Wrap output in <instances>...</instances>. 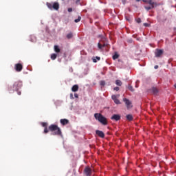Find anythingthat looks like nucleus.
<instances>
[{"mask_svg":"<svg viewBox=\"0 0 176 176\" xmlns=\"http://www.w3.org/2000/svg\"><path fill=\"white\" fill-rule=\"evenodd\" d=\"M48 130L52 133V135H62L61 129L56 124H51Z\"/></svg>","mask_w":176,"mask_h":176,"instance_id":"obj_1","label":"nucleus"},{"mask_svg":"<svg viewBox=\"0 0 176 176\" xmlns=\"http://www.w3.org/2000/svg\"><path fill=\"white\" fill-rule=\"evenodd\" d=\"M94 118L99 123H101V124H103V126H107L108 124V120H107V118L104 117L102 114L100 113H96L94 114Z\"/></svg>","mask_w":176,"mask_h":176,"instance_id":"obj_2","label":"nucleus"},{"mask_svg":"<svg viewBox=\"0 0 176 176\" xmlns=\"http://www.w3.org/2000/svg\"><path fill=\"white\" fill-rule=\"evenodd\" d=\"M46 5L48 9H50V10H52L53 9H54V10H58V9H60V4H58L57 2L54 3H47Z\"/></svg>","mask_w":176,"mask_h":176,"instance_id":"obj_3","label":"nucleus"},{"mask_svg":"<svg viewBox=\"0 0 176 176\" xmlns=\"http://www.w3.org/2000/svg\"><path fill=\"white\" fill-rule=\"evenodd\" d=\"M23 86V82L20 80L16 81L13 85V89L14 90H16V91H18V90H20Z\"/></svg>","mask_w":176,"mask_h":176,"instance_id":"obj_4","label":"nucleus"},{"mask_svg":"<svg viewBox=\"0 0 176 176\" xmlns=\"http://www.w3.org/2000/svg\"><path fill=\"white\" fill-rule=\"evenodd\" d=\"M151 6H145V9L146 10H151V9H153L154 8H156L157 6V3L156 2H151V3H148Z\"/></svg>","mask_w":176,"mask_h":176,"instance_id":"obj_5","label":"nucleus"},{"mask_svg":"<svg viewBox=\"0 0 176 176\" xmlns=\"http://www.w3.org/2000/svg\"><path fill=\"white\" fill-rule=\"evenodd\" d=\"M14 69L16 72H21V71H23V65H21V63L15 64Z\"/></svg>","mask_w":176,"mask_h":176,"instance_id":"obj_6","label":"nucleus"},{"mask_svg":"<svg viewBox=\"0 0 176 176\" xmlns=\"http://www.w3.org/2000/svg\"><path fill=\"white\" fill-rule=\"evenodd\" d=\"M123 101H124V102H125L127 109H130V108H132L133 106H131V102L130 101V100L124 98L123 99Z\"/></svg>","mask_w":176,"mask_h":176,"instance_id":"obj_7","label":"nucleus"},{"mask_svg":"<svg viewBox=\"0 0 176 176\" xmlns=\"http://www.w3.org/2000/svg\"><path fill=\"white\" fill-rule=\"evenodd\" d=\"M119 97V95L116 96V95H112L111 98L113 100V101H114L115 104H120V100H119V99H118Z\"/></svg>","mask_w":176,"mask_h":176,"instance_id":"obj_8","label":"nucleus"},{"mask_svg":"<svg viewBox=\"0 0 176 176\" xmlns=\"http://www.w3.org/2000/svg\"><path fill=\"white\" fill-rule=\"evenodd\" d=\"M84 173L86 176L91 175V168H90L89 166H87L84 170Z\"/></svg>","mask_w":176,"mask_h":176,"instance_id":"obj_9","label":"nucleus"},{"mask_svg":"<svg viewBox=\"0 0 176 176\" xmlns=\"http://www.w3.org/2000/svg\"><path fill=\"white\" fill-rule=\"evenodd\" d=\"M111 120H116V122H118V120H120V115L119 114H114L111 117Z\"/></svg>","mask_w":176,"mask_h":176,"instance_id":"obj_10","label":"nucleus"},{"mask_svg":"<svg viewBox=\"0 0 176 176\" xmlns=\"http://www.w3.org/2000/svg\"><path fill=\"white\" fill-rule=\"evenodd\" d=\"M96 134H97V135H98V137H100V138H104V137H105V134L104 133V132H102V131H100V130H96Z\"/></svg>","mask_w":176,"mask_h":176,"instance_id":"obj_11","label":"nucleus"},{"mask_svg":"<svg viewBox=\"0 0 176 176\" xmlns=\"http://www.w3.org/2000/svg\"><path fill=\"white\" fill-rule=\"evenodd\" d=\"M155 54V57H160V56H162V54H163V50L157 49Z\"/></svg>","mask_w":176,"mask_h":176,"instance_id":"obj_12","label":"nucleus"},{"mask_svg":"<svg viewBox=\"0 0 176 176\" xmlns=\"http://www.w3.org/2000/svg\"><path fill=\"white\" fill-rule=\"evenodd\" d=\"M60 122L63 126H65V124H68V123H69V120L67 119H61Z\"/></svg>","mask_w":176,"mask_h":176,"instance_id":"obj_13","label":"nucleus"},{"mask_svg":"<svg viewBox=\"0 0 176 176\" xmlns=\"http://www.w3.org/2000/svg\"><path fill=\"white\" fill-rule=\"evenodd\" d=\"M78 90H79V85H74L72 87V91H74V93L78 91Z\"/></svg>","mask_w":176,"mask_h":176,"instance_id":"obj_14","label":"nucleus"},{"mask_svg":"<svg viewBox=\"0 0 176 176\" xmlns=\"http://www.w3.org/2000/svg\"><path fill=\"white\" fill-rule=\"evenodd\" d=\"M105 46H108V44L104 43L103 45H102L100 43H98V49H100V50H101V49H102V47H105Z\"/></svg>","mask_w":176,"mask_h":176,"instance_id":"obj_15","label":"nucleus"},{"mask_svg":"<svg viewBox=\"0 0 176 176\" xmlns=\"http://www.w3.org/2000/svg\"><path fill=\"white\" fill-rule=\"evenodd\" d=\"M54 49L56 53H60V52H61V50H60V47H58V45H54Z\"/></svg>","mask_w":176,"mask_h":176,"instance_id":"obj_16","label":"nucleus"},{"mask_svg":"<svg viewBox=\"0 0 176 176\" xmlns=\"http://www.w3.org/2000/svg\"><path fill=\"white\" fill-rule=\"evenodd\" d=\"M126 119L129 120V122H131V120H133V116L131 114L126 115Z\"/></svg>","mask_w":176,"mask_h":176,"instance_id":"obj_17","label":"nucleus"},{"mask_svg":"<svg viewBox=\"0 0 176 176\" xmlns=\"http://www.w3.org/2000/svg\"><path fill=\"white\" fill-rule=\"evenodd\" d=\"M152 91L153 94H157V93H159V90H157V88H155V87L152 88Z\"/></svg>","mask_w":176,"mask_h":176,"instance_id":"obj_18","label":"nucleus"},{"mask_svg":"<svg viewBox=\"0 0 176 176\" xmlns=\"http://www.w3.org/2000/svg\"><path fill=\"white\" fill-rule=\"evenodd\" d=\"M116 85H117V86H122V81H120V80H117L116 81Z\"/></svg>","mask_w":176,"mask_h":176,"instance_id":"obj_19","label":"nucleus"},{"mask_svg":"<svg viewBox=\"0 0 176 176\" xmlns=\"http://www.w3.org/2000/svg\"><path fill=\"white\" fill-rule=\"evenodd\" d=\"M127 87L129 90H130V91H132V93L134 92V88H133V86H131V85H129Z\"/></svg>","mask_w":176,"mask_h":176,"instance_id":"obj_20","label":"nucleus"},{"mask_svg":"<svg viewBox=\"0 0 176 176\" xmlns=\"http://www.w3.org/2000/svg\"><path fill=\"white\" fill-rule=\"evenodd\" d=\"M56 58H57V54H52L51 55V59H52V60H56Z\"/></svg>","mask_w":176,"mask_h":176,"instance_id":"obj_21","label":"nucleus"},{"mask_svg":"<svg viewBox=\"0 0 176 176\" xmlns=\"http://www.w3.org/2000/svg\"><path fill=\"white\" fill-rule=\"evenodd\" d=\"M117 58H119V54H118V53H116V54L113 56V60H116Z\"/></svg>","mask_w":176,"mask_h":176,"instance_id":"obj_22","label":"nucleus"},{"mask_svg":"<svg viewBox=\"0 0 176 176\" xmlns=\"http://www.w3.org/2000/svg\"><path fill=\"white\" fill-rule=\"evenodd\" d=\"M143 2H145V3H151L152 4V2H153L152 0H142Z\"/></svg>","mask_w":176,"mask_h":176,"instance_id":"obj_23","label":"nucleus"},{"mask_svg":"<svg viewBox=\"0 0 176 176\" xmlns=\"http://www.w3.org/2000/svg\"><path fill=\"white\" fill-rule=\"evenodd\" d=\"M72 36H73L72 33H69V34L67 35V39H71V38H72Z\"/></svg>","mask_w":176,"mask_h":176,"instance_id":"obj_24","label":"nucleus"},{"mask_svg":"<svg viewBox=\"0 0 176 176\" xmlns=\"http://www.w3.org/2000/svg\"><path fill=\"white\" fill-rule=\"evenodd\" d=\"M82 17H80V16H78V18L77 19H75L74 21L76 23H79V21H80Z\"/></svg>","mask_w":176,"mask_h":176,"instance_id":"obj_25","label":"nucleus"},{"mask_svg":"<svg viewBox=\"0 0 176 176\" xmlns=\"http://www.w3.org/2000/svg\"><path fill=\"white\" fill-rule=\"evenodd\" d=\"M41 126H43V127L46 128V127H47V123H46V122H42Z\"/></svg>","mask_w":176,"mask_h":176,"instance_id":"obj_26","label":"nucleus"},{"mask_svg":"<svg viewBox=\"0 0 176 176\" xmlns=\"http://www.w3.org/2000/svg\"><path fill=\"white\" fill-rule=\"evenodd\" d=\"M100 86H105V81L104 80H102L100 81Z\"/></svg>","mask_w":176,"mask_h":176,"instance_id":"obj_27","label":"nucleus"},{"mask_svg":"<svg viewBox=\"0 0 176 176\" xmlns=\"http://www.w3.org/2000/svg\"><path fill=\"white\" fill-rule=\"evenodd\" d=\"M44 133L46 134V133H49V129H47V127H45V129H44Z\"/></svg>","mask_w":176,"mask_h":176,"instance_id":"obj_28","label":"nucleus"},{"mask_svg":"<svg viewBox=\"0 0 176 176\" xmlns=\"http://www.w3.org/2000/svg\"><path fill=\"white\" fill-rule=\"evenodd\" d=\"M144 27H151V24L145 23H144Z\"/></svg>","mask_w":176,"mask_h":176,"instance_id":"obj_29","label":"nucleus"},{"mask_svg":"<svg viewBox=\"0 0 176 176\" xmlns=\"http://www.w3.org/2000/svg\"><path fill=\"white\" fill-rule=\"evenodd\" d=\"M113 90H115L116 91H119L120 88L118 87H114Z\"/></svg>","mask_w":176,"mask_h":176,"instance_id":"obj_30","label":"nucleus"},{"mask_svg":"<svg viewBox=\"0 0 176 176\" xmlns=\"http://www.w3.org/2000/svg\"><path fill=\"white\" fill-rule=\"evenodd\" d=\"M93 63H97V58L96 57H94L92 58Z\"/></svg>","mask_w":176,"mask_h":176,"instance_id":"obj_31","label":"nucleus"},{"mask_svg":"<svg viewBox=\"0 0 176 176\" xmlns=\"http://www.w3.org/2000/svg\"><path fill=\"white\" fill-rule=\"evenodd\" d=\"M136 21H137V23H141V18H138V19H136Z\"/></svg>","mask_w":176,"mask_h":176,"instance_id":"obj_32","label":"nucleus"},{"mask_svg":"<svg viewBox=\"0 0 176 176\" xmlns=\"http://www.w3.org/2000/svg\"><path fill=\"white\" fill-rule=\"evenodd\" d=\"M95 58H96V60H98V61H100L101 60V58H100L99 56H96Z\"/></svg>","mask_w":176,"mask_h":176,"instance_id":"obj_33","label":"nucleus"},{"mask_svg":"<svg viewBox=\"0 0 176 176\" xmlns=\"http://www.w3.org/2000/svg\"><path fill=\"white\" fill-rule=\"evenodd\" d=\"M17 91V94L19 95V96H21V91Z\"/></svg>","mask_w":176,"mask_h":176,"instance_id":"obj_34","label":"nucleus"},{"mask_svg":"<svg viewBox=\"0 0 176 176\" xmlns=\"http://www.w3.org/2000/svg\"><path fill=\"white\" fill-rule=\"evenodd\" d=\"M74 97H75V98H78L79 96H78V94H74Z\"/></svg>","mask_w":176,"mask_h":176,"instance_id":"obj_35","label":"nucleus"},{"mask_svg":"<svg viewBox=\"0 0 176 176\" xmlns=\"http://www.w3.org/2000/svg\"><path fill=\"white\" fill-rule=\"evenodd\" d=\"M67 10H68L69 12H72V8H68Z\"/></svg>","mask_w":176,"mask_h":176,"instance_id":"obj_36","label":"nucleus"},{"mask_svg":"<svg viewBox=\"0 0 176 176\" xmlns=\"http://www.w3.org/2000/svg\"><path fill=\"white\" fill-rule=\"evenodd\" d=\"M154 68H155V69H157V68H159V66H158V65H155V66L154 67Z\"/></svg>","mask_w":176,"mask_h":176,"instance_id":"obj_37","label":"nucleus"},{"mask_svg":"<svg viewBox=\"0 0 176 176\" xmlns=\"http://www.w3.org/2000/svg\"><path fill=\"white\" fill-rule=\"evenodd\" d=\"M135 87L138 88V85H135Z\"/></svg>","mask_w":176,"mask_h":176,"instance_id":"obj_38","label":"nucleus"},{"mask_svg":"<svg viewBox=\"0 0 176 176\" xmlns=\"http://www.w3.org/2000/svg\"><path fill=\"white\" fill-rule=\"evenodd\" d=\"M80 2V0H76V3Z\"/></svg>","mask_w":176,"mask_h":176,"instance_id":"obj_39","label":"nucleus"},{"mask_svg":"<svg viewBox=\"0 0 176 176\" xmlns=\"http://www.w3.org/2000/svg\"><path fill=\"white\" fill-rule=\"evenodd\" d=\"M137 1V2H140V1H141V0H136Z\"/></svg>","mask_w":176,"mask_h":176,"instance_id":"obj_40","label":"nucleus"},{"mask_svg":"<svg viewBox=\"0 0 176 176\" xmlns=\"http://www.w3.org/2000/svg\"><path fill=\"white\" fill-rule=\"evenodd\" d=\"M175 87L176 88V84L175 85Z\"/></svg>","mask_w":176,"mask_h":176,"instance_id":"obj_41","label":"nucleus"}]
</instances>
